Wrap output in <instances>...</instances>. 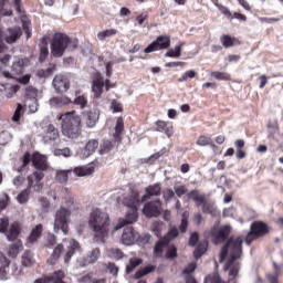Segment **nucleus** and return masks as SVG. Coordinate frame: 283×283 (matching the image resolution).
I'll return each mask as SVG.
<instances>
[{
  "label": "nucleus",
  "instance_id": "45",
  "mask_svg": "<svg viewBox=\"0 0 283 283\" xmlns=\"http://www.w3.org/2000/svg\"><path fill=\"white\" fill-rule=\"evenodd\" d=\"M118 34V30L116 29H107L97 33L98 41H105V39H109V36H116Z\"/></svg>",
  "mask_w": 283,
  "mask_h": 283
},
{
  "label": "nucleus",
  "instance_id": "20",
  "mask_svg": "<svg viewBox=\"0 0 283 283\" xmlns=\"http://www.w3.org/2000/svg\"><path fill=\"white\" fill-rule=\"evenodd\" d=\"M8 46L3 43V33L0 30V63L1 65H8L10 63V59H12L11 54H8Z\"/></svg>",
  "mask_w": 283,
  "mask_h": 283
},
{
  "label": "nucleus",
  "instance_id": "43",
  "mask_svg": "<svg viewBox=\"0 0 283 283\" xmlns=\"http://www.w3.org/2000/svg\"><path fill=\"white\" fill-rule=\"evenodd\" d=\"M167 251L165 254L166 260H176L178 258V248L175 244H169L166 247Z\"/></svg>",
  "mask_w": 283,
  "mask_h": 283
},
{
  "label": "nucleus",
  "instance_id": "27",
  "mask_svg": "<svg viewBox=\"0 0 283 283\" xmlns=\"http://www.w3.org/2000/svg\"><path fill=\"white\" fill-rule=\"evenodd\" d=\"M169 247V243L160 238L154 245L153 253L155 258H164L165 249Z\"/></svg>",
  "mask_w": 283,
  "mask_h": 283
},
{
  "label": "nucleus",
  "instance_id": "46",
  "mask_svg": "<svg viewBox=\"0 0 283 283\" xmlns=\"http://www.w3.org/2000/svg\"><path fill=\"white\" fill-rule=\"evenodd\" d=\"M28 63H30L28 59H19L13 63L12 70H14L17 74H21V72H23V67L28 66Z\"/></svg>",
  "mask_w": 283,
  "mask_h": 283
},
{
  "label": "nucleus",
  "instance_id": "56",
  "mask_svg": "<svg viewBox=\"0 0 283 283\" xmlns=\"http://www.w3.org/2000/svg\"><path fill=\"white\" fill-rule=\"evenodd\" d=\"M203 283H222V279L220 277V274L212 273V274H208L205 277Z\"/></svg>",
  "mask_w": 283,
  "mask_h": 283
},
{
  "label": "nucleus",
  "instance_id": "39",
  "mask_svg": "<svg viewBox=\"0 0 283 283\" xmlns=\"http://www.w3.org/2000/svg\"><path fill=\"white\" fill-rule=\"evenodd\" d=\"M156 271V266L154 265H146L145 268L139 269L135 273V280H140V277H145V275H149V273H154Z\"/></svg>",
  "mask_w": 283,
  "mask_h": 283
},
{
  "label": "nucleus",
  "instance_id": "58",
  "mask_svg": "<svg viewBox=\"0 0 283 283\" xmlns=\"http://www.w3.org/2000/svg\"><path fill=\"white\" fill-rule=\"evenodd\" d=\"M196 269H198V264L196 262H191L182 270L181 274L186 275L187 277V275H191Z\"/></svg>",
  "mask_w": 283,
  "mask_h": 283
},
{
  "label": "nucleus",
  "instance_id": "7",
  "mask_svg": "<svg viewBox=\"0 0 283 283\" xmlns=\"http://www.w3.org/2000/svg\"><path fill=\"white\" fill-rule=\"evenodd\" d=\"M96 171V167H94L93 164L86 165V166H78L75 167L73 170H57L55 175V180L60 182L61 185H65L67 180H70V177L72 174H75L78 178H82L84 176H92Z\"/></svg>",
  "mask_w": 283,
  "mask_h": 283
},
{
  "label": "nucleus",
  "instance_id": "59",
  "mask_svg": "<svg viewBox=\"0 0 283 283\" xmlns=\"http://www.w3.org/2000/svg\"><path fill=\"white\" fill-rule=\"evenodd\" d=\"M25 98H30L33 103H36V88L29 86L25 90Z\"/></svg>",
  "mask_w": 283,
  "mask_h": 283
},
{
  "label": "nucleus",
  "instance_id": "10",
  "mask_svg": "<svg viewBox=\"0 0 283 283\" xmlns=\"http://www.w3.org/2000/svg\"><path fill=\"white\" fill-rule=\"evenodd\" d=\"M104 87L106 92H109V90H112L114 86L112 83H109V78L105 80L101 73H96L92 83V92L94 94V98H101V96H103Z\"/></svg>",
  "mask_w": 283,
  "mask_h": 283
},
{
  "label": "nucleus",
  "instance_id": "30",
  "mask_svg": "<svg viewBox=\"0 0 283 283\" xmlns=\"http://www.w3.org/2000/svg\"><path fill=\"white\" fill-rule=\"evenodd\" d=\"M20 36H21V29L20 28L8 29L4 41L7 43H10V44L17 43V41H19Z\"/></svg>",
  "mask_w": 283,
  "mask_h": 283
},
{
  "label": "nucleus",
  "instance_id": "55",
  "mask_svg": "<svg viewBox=\"0 0 283 283\" xmlns=\"http://www.w3.org/2000/svg\"><path fill=\"white\" fill-rule=\"evenodd\" d=\"M211 2L213 3V6H216V8H218L221 14H224L227 17V19L231 18V11L229 10V8L220 4L219 0H211Z\"/></svg>",
  "mask_w": 283,
  "mask_h": 283
},
{
  "label": "nucleus",
  "instance_id": "16",
  "mask_svg": "<svg viewBox=\"0 0 283 283\" xmlns=\"http://www.w3.org/2000/svg\"><path fill=\"white\" fill-rule=\"evenodd\" d=\"M31 163L33 165V167L36 169L35 171H48L49 169V165H48V157L46 156H43L39 153H34L32 155V159H31Z\"/></svg>",
  "mask_w": 283,
  "mask_h": 283
},
{
  "label": "nucleus",
  "instance_id": "38",
  "mask_svg": "<svg viewBox=\"0 0 283 283\" xmlns=\"http://www.w3.org/2000/svg\"><path fill=\"white\" fill-rule=\"evenodd\" d=\"M274 266V273L266 274V280L270 283H280V275H282V268L277 265V263H273Z\"/></svg>",
  "mask_w": 283,
  "mask_h": 283
},
{
  "label": "nucleus",
  "instance_id": "31",
  "mask_svg": "<svg viewBox=\"0 0 283 283\" xmlns=\"http://www.w3.org/2000/svg\"><path fill=\"white\" fill-rule=\"evenodd\" d=\"M59 129L56 127H54L53 124H50L46 127L45 134H44V140L45 143H50L52 140H57L59 138Z\"/></svg>",
  "mask_w": 283,
  "mask_h": 283
},
{
  "label": "nucleus",
  "instance_id": "47",
  "mask_svg": "<svg viewBox=\"0 0 283 283\" xmlns=\"http://www.w3.org/2000/svg\"><path fill=\"white\" fill-rule=\"evenodd\" d=\"M210 76L216 78V81H231V74L227 72L212 71Z\"/></svg>",
  "mask_w": 283,
  "mask_h": 283
},
{
  "label": "nucleus",
  "instance_id": "61",
  "mask_svg": "<svg viewBox=\"0 0 283 283\" xmlns=\"http://www.w3.org/2000/svg\"><path fill=\"white\" fill-rule=\"evenodd\" d=\"M10 266V260H8V256L0 252V271H4V269H8Z\"/></svg>",
  "mask_w": 283,
  "mask_h": 283
},
{
  "label": "nucleus",
  "instance_id": "14",
  "mask_svg": "<svg viewBox=\"0 0 283 283\" xmlns=\"http://www.w3.org/2000/svg\"><path fill=\"white\" fill-rule=\"evenodd\" d=\"M229 235H231L230 226H222L217 230H212L211 232L213 244H222V242H227V240H229Z\"/></svg>",
  "mask_w": 283,
  "mask_h": 283
},
{
  "label": "nucleus",
  "instance_id": "22",
  "mask_svg": "<svg viewBox=\"0 0 283 283\" xmlns=\"http://www.w3.org/2000/svg\"><path fill=\"white\" fill-rule=\"evenodd\" d=\"M6 233L10 242H15V240H18L19 235L21 234V223H19V221L11 223L9 231L7 230Z\"/></svg>",
  "mask_w": 283,
  "mask_h": 283
},
{
  "label": "nucleus",
  "instance_id": "29",
  "mask_svg": "<svg viewBox=\"0 0 283 283\" xmlns=\"http://www.w3.org/2000/svg\"><path fill=\"white\" fill-rule=\"evenodd\" d=\"M41 235H43V224L39 223L34 228H32L31 233L28 237V243L34 244V242H39Z\"/></svg>",
  "mask_w": 283,
  "mask_h": 283
},
{
  "label": "nucleus",
  "instance_id": "11",
  "mask_svg": "<svg viewBox=\"0 0 283 283\" xmlns=\"http://www.w3.org/2000/svg\"><path fill=\"white\" fill-rule=\"evenodd\" d=\"M171 46V38L168 35H159L153 41L145 50V54H151V52H158L160 50H168Z\"/></svg>",
  "mask_w": 283,
  "mask_h": 283
},
{
  "label": "nucleus",
  "instance_id": "12",
  "mask_svg": "<svg viewBox=\"0 0 283 283\" xmlns=\"http://www.w3.org/2000/svg\"><path fill=\"white\" fill-rule=\"evenodd\" d=\"M43 178H45V174L43 171L35 170L31 175L27 177L28 187L30 190L33 189L36 193H41L43 191Z\"/></svg>",
  "mask_w": 283,
  "mask_h": 283
},
{
  "label": "nucleus",
  "instance_id": "6",
  "mask_svg": "<svg viewBox=\"0 0 283 283\" xmlns=\"http://www.w3.org/2000/svg\"><path fill=\"white\" fill-rule=\"evenodd\" d=\"M270 233L271 227H269V223L262 220H255L250 224V230L245 235V244L250 247V244H253L255 240L266 238Z\"/></svg>",
  "mask_w": 283,
  "mask_h": 283
},
{
  "label": "nucleus",
  "instance_id": "4",
  "mask_svg": "<svg viewBox=\"0 0 283 283\" xmlns=\"http://www.w3.org/2000/svg\"><path fill=\"white\" fill-rule=\"evenodd\" d=\"M62 120V134L67 138H78L81 136V116L76 111L66 112L60 117Z\"/></svg>",
  "mask_w": 283,
  "mask_h": 283
},
{
  "label": "nucleus",
  "instance_id": "51",
  "mask_svg": "<svg viewBox=\"0 0 283 283\" xmlns=\"http://www.w3.org/2000/svg\"><path fill=\"white\" fill-rule=\"evenodd\" d=\"M98 258H101V249L95 248L87 255L86 262L87 264H94V262H97Z\"/></svg>",
  "mask_w": 283,
  "mask_h": 283
},
{
  "label": "nucleus",
  "instance_id": "25",
  "mask_svg": "<svg viewBox=\"0 0 283 283\" xmlns=\"http://www.w3.org/2000/svg\"><path fill=\"white\" fill-rule=\"evenodd\" d=\"M40 55L39 63H45L48 56H50V49L48 48V39L42 38L39 44Z\"/></svg>",
  "mask_w": 283,
  "mask_h": 283
},
{
  "label": "nucleus",
  "instance_id": "62",
  "mask_svg": "<svg viewBox=\"0 0 283 283\" xmlns=\"http://www.w3.org/2000/svg\"><path fill=\"white\" fill-rule=\"evenodd\" d=\"M8 227H10L8 217L0 219V233H8Z\"/></svg>",
  "mask_w": 283,
  "mask_h": 283
},
{
  "label": "nucleus",
  "instance_id": "19",
  "mask_svg": "<svg viewBox=\"0 0 283 283\" xmlns=\"http://www.w3.org/2000/svg\"><path fill=\"white\" fill-rule=\"evenodd\" d=\"M161 192H163V187L160 186V184L149 185L145 189L146 195L142 197V202H147V200H149V196L150 197L160 196Z\"/></svg>",
  "mask_w": 283,
  "mask_h": 283
},
{
  "label": "nucleus",
  "instance_id": "50",
  "mask_svg": "<svg viewBox=\"0 0 283 283\" xmlns=\"http://www.w3.org/2000/svg\"><path fill=\"white\" fill-rule=\"evenodd\" d=\"M30 189L25 188L24 190H22L18 196H17V200L20 205H27V202L30 200Z\"/></svg>",
  "mask_w": 283,
  "mask_h": 283
},
{
  "label": "nucleus",
  "instance_id": "49",
  "mask_svg": "<svg viewBox=\"0 0 283 283\" xmlns=\"http://www.w3.org/2000/svg\"><path fill=\"white\" fill-rule=\"evenodd\" d=\"M182 54V46L181 45H176L175 49L168 50V52L165 54L166 57L168 59H179Z\"/></svg>",
  "mask_w": 283,
  "mask_h": 283
},
{
  "label": "nucleus",
  "instance_id": "5",
  "mask_svg": "<svg viewBox=\"0 0 283 283\" xmlns=\"http://www.w3.org/2000/svg\"><path fill=\"white\" fill-rule=\"evenodd\" d=\"M125 132V120L123 117H117L114 127L113 139H104L99 145L101 156L109 154L115 147H118L119 143H123V133Z\"/></svg>",
  "mask_w": 283,
  "mask_h": 283
},
{
  "label": "nucleus",
  "instance_id": "63",
  "mask_svg": "<svg viewBox=\"0 0 283 283\" xmlns=\"http://www.w3.org/2000/svg\"><path fill=\"white\" fill-rule=\"evenodd\" d=\"M56 244V235L54 234H48L46 237V241L44 243V247L46 249H52V247H54Z\"/></svg>",
  "mask_w": 283,
  "mask_h": 283
},
{
  "label": "nucleus",
  "instance_id": "60",
  "mask_svg": "<svg viewBox=\"0 0 283 283\" xmlns=\"http://www.w3.org/2000/svg\"><path fill=\"white\" fill-rule=\"evenodd\" d=\"M111 109L113 111L114 114H118L123 112V104L117 99H113L111 102Z\"/></svg>",
  "mask_w": 283,
  "mask_h": 283
},
{
  "label": "nucleus",
  "instance_id": "41",
  "mask_svg": "<svg viewBox=\"0 0 283 283\" xmlns=\"http://www.w3.org/2000/svg\"><path fill=\"white\" fill-rule=\"evenodd\" d=\"M180 235V232L178 231V228L176 227H171L167 234L161 237V239H164L168 244L172 241L176 240V238H178Z\"/></svg>",
  "mask_w": 283,
  "mask_h": 283
},
{
  "label": "nucleus",
  "instance_id": "24",
  "mask_svg": "<svg viewBox=\"0 0 283 283\" xmlns=\"http://www.w3.org/2000/svg\"><path fill=\"white\" fill-rule=\"evenodd\" d=\"M78 249H81V245L76 240L72 239L69 241L67 251L64 255L65 264H70V260H72V255H74V253H76Z\"/></svg>",
  "mask_w": 283,
  "mask_h": 283
},
{
  "label": "nucleus",
  "instance_id": "48",
  "mask_svg": "<svg viewBox=\"0 0 283 283\" xmlns=\"http://www.w3.org/2000/svg\"><path fill=\"white\" fill-rule=\"evenodd\" d=\"M202 213H206L207 216H216V205L210 201H206L201 206Z\"/></svg>",
  "mask_w": 283,
  "mask_h": 283
},
{
  "label": "nucleus",
  "instance_id": "44",
  "mask_svg": "<svg viewBox=\"0 0 283 283\" xmlns=\"http://www.w3.org/2000/svg\"><path fill=\"white\" fill-rule=\"evenodd\" d=\"M140 264H143V259L140 258H130L129 259V264L126 265V273H134V269H136L137 266H140Z\"/></svg>",
  "mask_w": 283,
  "mask_h": 283
},
{
  "label": "nucleus",
  "instance_id": "23",
  "mask_svg": "<svg viewBox=\"0 0 283 283\" xmlns=\"http://www.w3.org/2000/svg\"><path fill=\"white\" fill-rule=\"evenodd\" d=\"M54 72H56V63L50 62L46 69L38 70L35 76L38 78H50V76H54Z\"/></svg>",
  "mask_w": 283,
  "mask_h": 283
},
{
  "label": "nucleus",
  "instance_id": "33",
  "mask_svg": "<svg viewBox=\"0 0 283 283\" xmlns=\"http://www.w3.org/2000/svg\"><path fill=\"white\" fill-rule=\"evenodd\" d=\"M36 261L34 260V253H32L31 250H25L21 258V264L22 266H34V263Z\"/></svg>",
  "mask_w": 283,
  "mask_h": 283
},
{
  "label": "nucleus",
  "instance_id": "34",
  "mask_svg": "<svg viewBox=\"0 0 283 283\" xmlns=\"http://www.w3.org/2000/svg\"><path fill=\"white\" fill-rule=\"evenodd\" d=\"M71 103L72 98L67 96L52 97L50 99V105H52V107H64V105H70Z\"/></svg>",
  "mask_w": 283,
  "mask_h": 283
},
{
  "label": "nucleus",
  "instance_id": "3",
  "mask_svg": "<svg viewBox=\"0 0 283 283\" xmlns=\"http://www.w3.org/2000/svg\"><path fill=\"white\" fill-rule=\"evenodd\" d=\"M78 48V40H72L65 33H54L51 39V54L54 59H61L65 54V50H76Z\"/></svg>",
  "mask_w": 283,
  "mask_h": 283
},
{
  "label": "nucleus",
  "instance_id": "37",
  "mask_svg": "<svg viewBox=\"0 0 283 283\" xmlns=\"http://www.w3.org/2000/svg\"><path fill=\"white\" fill-rule=\"evenodd\" d=\"M21 249H23V244L21 240L15 241L13 244L9 245L8 255L9 258H17L19 253H21Z\"/></svg>",
  "mask_w": 283,
  "mask_h": 283
},
{
  "label": "nucleus",
  "instance_id": "40",
  "mask_svg": "<svg viewBox=\"0 0 283 283\" xmlns=\"http://www.w3.org/2000/svg\"><path fill=\"white\" fill-rule=\"evenodd\" d=\"M106 253L112 260H123V258H125V253L118 248H111Z\"/></svg>",
  "mask_w": 283,
  "mask_h": 283
},
{
  "label": "nucleus",
  "instance_id": "9",
  "mask_svg": "<svg viewBox=\"0 0 283 283\" xmlns=\"http://www.w3.org/2000/svg\"><path fill=\"white\" fill-rule=\"evenodd\" d=\"M70 218H72V211L70 209L61 207L55 213V220L53 229L55 233L62 231L64 235L70 233Z\"/></svg>",
  "mask_w": 283,
  "mask_h": 283
},
{
  "label": "nucleus",
  "instance_id": "2",
  "mask_svg": "<svg viewBox=\"0 0 283 283\" xmlns=\"http://www.w3.org/2000/svg\"><path fill=\"white\" fill-rule=\"evenodd\" d=\"M140 195L134 190L124 198V205L130 210L126 213L125 219H119L115 227V231L123 229L126 224H134V222L138 221V207H140Z\"/></svg>",
  "mask_w": 283,
  "mask_h": 283
},
{
  "label": "nucleus",
  "instance_id": "8",
  "mask_svg": "<svg viewBox=\"0 0 283 283\" xmlns=\"http://www.w3.org/2000/svg\"><path fill=\"white\" fill-rule=\"evenodd\" d=\"M244 240L242 237L237 238H230L228 239L227 243L221 248L220 252V262H224L227 260V255H229L230 251V258H234L235 260H239V258H242V243Z\"/></svg>",
  "mask_w": 283,
  "mask_h": 283
},
{
  "label": "nucleus",
  "instance_id": "28",
  "mask_svg": "<svg viewBox=\"0 0 283 283\" xmlns=\"http://www.w3.org/2000/svg\"><path fill=\"white\" fill-rule=\"evenodd\" d=\"M187 196L189 200H193V202H196V207H202L207 201V197L200 193V190H191Z\"/></svg>",
  "mask_w": 283,
  "mask_h": 283
},
{
  "label": "nucleus",
  "instance_id": "53",
  "mask_svg": "<svg viewBox=\"0 0 283 283\" xmlns=\"http://www.w3.org/2000/svg\"><path fill=\"white\" fill-rule=\"evenodd\" d=\"M11 140H12V134H10V132L2 130L0 133V147H6V145H8V143H10Z\"/></svg>",
  "mask_w": 283,
  "mask_h": 283
},
{
  "label": "nucleus",
  "instance_id": "17",
  "mask_svg": "<svg viewBox=\"0 0 283 283\" xmlns=\"http://www.w3.org/2000/svg\"><path fill=\"white\" fill-rule=\"evenodd\" d=\"M138 239V234L136 231H134L133 227H127L124 229L120 242L122 244H125L126 247H132L134 242Z\"/></svg>",
  "mask_w": 283,
  "mask_h": 283
},
{
  "label": "nucleus",
  "instance_id": "36",
  "mask_svg": "<svg viewBox=\"0 0 283 283\" xmlns=\"http://www.w3.org/2000/svg\"><path fill=\"white\" fill-rule=\"evenodd\" d=\"M98 149V140L97 139H90L84 149V156L88 158V156H92L96 150Z\"/></svg>",
  "mask_w": 283,
  "mask_h": 283
},
{
  "label": "nucleus",
  "instance_id": "54",
  "mask_svg": "<svg viewBox=\"0 0 283 283\" xmlns=\"http://www.w3.org/2000/svg\"><path fill=\"white\" fill-rule=\"evenodd\" d=\"M72 103L73 105H78L80 109H85V107H87V96L78 95Z\"/></svg>",
  "mask_w": 283,
  "mask_h": 283
},
{
  "label": "nucleus",
  "instance_id": "52",
  "mask_svg": "<svg viewBox=\"0 0 283 283\" xmlns=\"http://www.w3.org/2000/svg\"><path fill=\"white\" fill-rule=\"evenodd\" d=\"M197 145L199 147H207V145H211V147H216L211 137H208L205 135L199 136V138L197 139Z\"/></svg>",
  "mask_w": 283,
  "mask_h": 283
},
{
  "label": "nucleus",
  "instance_id": "32",
  "mask_svg": "<svg viewBox=\"0 0 283 283\" xmlns=\"http://www.w3.org/2000/svg\"><path fill=\"white\" fill-rule=\"evenodd\" d=\"M220 42L223 45V48H233V45H242V42H240L237 38H233L229 34H223L220 36Z\"/></svg>",
  "mask_w": 283,
  "mask_h": 283
},
{
  "label": "nucleus",
  "instance_id": "42",
  "mask_svg": "<svg viewBox=\"0 0 283 283\" xmlns=\"http://www.w3.org/2000/svg\"><path fill=\"white\" fill-rule=\"evenodd\" d=\"M207 247H208L207 241H201L200 243H198L196 250L193 251V255L196 260H199V258H202V255L207 253Z\"/></svg>",
  "mask_w": 283,
  "mask_h": 283
},
{
  "label": "nucleus",
  "instance_id": "57",
  "mask_svg": "<svg viewBox=\"0 0 283 283\" xmlns=\"http://www.w3.org/2000/svg\"><path fill=\"white\" fill-rule=\"evenodd\" d=\"M21 116H23V105L18 104L12 117L13 123H19L21 120Z\"/></svg>",
  "mask_w": 283,
  "mask_h": 283
},
{
  "label": "nucleus",
  "instance_id": "26",
  "mask_svg": "<svg viewBox=\"0 0 283 283\" xmlns=\"http://www.w3.org/2000/svg\"><path fill=\"white\" fill-rule=\"evenodd\" d=\"M63 251H65V248L63 247V243H59L51 254V256L48 259V264H51L54 266L59 260H61V255H63Z\"/></svg>",
  "mask_w": 283,
  "mask_h": 283
},
{
  "label": "nucleus",
  "instance_id": "15",
  "mask_svg": "<svg viewBox=\"0 0 283 283\" xmlns=\"http://www.w3.org/2000/svg\"><path fill=\"white\" fill-rule=\"evenodd\" d=\"M52 83L57 94H65L70 90V80L63 75H55Z\"/></svg>",
  "mask_w": 283,
  "mask_h": 283
},
{
  "label": "nucleus",
  "instance_id": "64",
  "mask_svg": "<svg viewBox=\"0 0 283 283\" xmlns=\"http://www.w3.org/2000/svg\"><path fill=\"white\" fill-rule=\"evenodd\" d=\"M174 196H176V192L172 189H166L163 192L165 202H171V200H174Z\"/></svg>",
  "mask_w": 283,
  "mask_h": 283
},
{
  "label": "nucleus",
  "instance_id": "21",
  "mask_svg": "<svg viewBox=\"0 0 283 283\" xmlns=\"http://www.w3.org/2000/svg\"><path fill=\"white\" fill-rule=\"evenodd\" d=\"M98 118H101V111L93 108L90 112L86 113V119L85 124L87 127H96V124L98 123Z\"/></svg>",
  "mask_w": 283,
  "mask_h": 283
},
{
  "label": "nucleus",
  "instance_id": "13",
  "mask_svg": "<svg viewBox=\"0 0 283 283\" xmlns=\"http://www.w3.org/2000/svg\"><path fill=\"white\" fill-rule=\"evenodd\" d=\"M163 211V201L160 199L148 201L144 205L143 213L146 218H159Z\"/></svg>",
  "mask_w": 283,
  "mask_h": 283
},
{
  "label": "nucleus",
  "instance_id": "18",
  "mask_svg": "<svg viewBox=\"0 0 283 283\" xmlns=\"http://www.w3.org/2000/svg\"><path fill=\"white\" fill-rule=\"evenodd\" d=\"M156 128L155 132H159L160 134H166L168 138L174 136V125L169 124V122H165L159 119L155 123Z\"/></svg>",
  "mask_w": 283,
  "mask_h": 283
},
{
  "label": "nucleus",
  "instance_id": "35",
  "mask_svg": "<svg viewBox=\"0 0 283 283\" xmlns=\"http://www.w3.org/2000/svg\"><path fill=\"white\" fill-rule=\"evenodd\" d=\"M80 282L81 283H107V279H105V277L98 279L94 275V272H90V273L83 275L80 279Z\"/></svg>",
  "mask_w": 283,
  "mask_h": 283
},
{
  "label": "nucleus",
  "instance_id": "1",
  "mask_svg": "<svg viewBox=\"0 0 283 283\" xmlns=\"http://www.w3.org/2000/svg\"><path fill=\"white\" fill-rule=\"evenodd\" d=\"M109 224H112V219L107 212L95 208L88 218V227L95 232V238L99 240H105L109 235Z\"/></svg>",
  "mask_w": 283,
  "mask_h": 283
}]
</instances>
